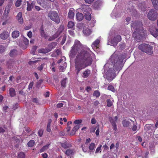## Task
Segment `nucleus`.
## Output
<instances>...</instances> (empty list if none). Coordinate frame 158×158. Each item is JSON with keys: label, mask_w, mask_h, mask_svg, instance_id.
I'll return each instance as SVG.
<instances>
[{"label": "nucleus", "mask_w": 158, "mask_h": 158, "mask_svg": "<svg viewBox=\"0 0 158 158\" xmlns=\"http://www.w3.org/2000/svg\"><path fill=\"white\" fill-rule=\"evenodd\" d=\"M42 155L43 158H47L48 157V155L46 153L42 154Z\"/></svg>", "instance_id": "obj_63"}, {"label": "nucleus", "mask_w": 158, "mask_h": 158, "mask_svg": "<svg viewBox=\"0 0 158 158\" xmlns=\"http://www.w3.org/2000/svg\"><path fill=\"white\" fill-rule=\"evenodd\" d=\"M85 18L87 20H89L91 19V17L90 13L86 12L85 13Z\"/></svg>", "instance_id": "obj_29"}, {"label": "nucleus", "mask_w": 158, "mask_h": 158, "mask_svg": "<svg viewBox=\"0 0 158 158\" xmlns=\"http://www.w3.org/2000/svg\"><path fill=\"white\" fill-rule=\"evenodd\" d=\"M40 32L41 35L42 37H44L45 39H48V36L45 33L44 30V29L43 27H42L40 29Z\"/></svg>", "instance_id": "obj_23"}, {"label": "nucleus", "mask_w": 158, "mask_h": 158, "mask_svg": "<svg viewBox=\"0 0 158 158\" xmlns=\"http://www.w3.org/2000/svg\"><path fill=\"white\" fill-rule=\"evenodd\" d=\"M33 85V82H31L30 83L28 86V88L30 89L32 88V87Z\"/></svg>", "instance_id": "obj_59"}, {"label": "nucleus", "mask_w": 158, "mask_h": 158, "mask_svg": "<svg viewBox=\"0 0 158 158\" xmlns=\"http://www.w3.org/2000/svg\"><path fill=\"white\" fill-rule=\"evenodd\" d=\"M139 49L142 51L148 54L151 55L152 53V47L150 45L145 44H142L139 45Z\"/></svg>", "instance_id": "obj_3"}, {"label": "nucleus", "mask_w": 158, "mask_h": 158, "mask_svg": "<svg viewBox=\"0 0 158 158\" xmlns=\"http://www.w3.org/2000/svg\"><path fill=\"white\" fill-rule=\"evenodd\" d=\"M108 39V44L115 46L116 45L118 42L121 40V37L119 35H116L112 39H110V37H109Z\"/></svg>", "instance_id": "obj_4"}, {"label": "nucleus", "mask_w": 158, "mask_h": 158, "mask_svg": "<svg viewBox=\"0 0 158 158\" xmlns=\"http://www.w3.org/2000/svg\"><path fill=\"white\" fill-rule=\"evenodd\" d=\"M102 147V145L100 144L99 145L98 147L96 149V150L95 153H98L99 152H101L100 150H101Z\"/></svg>", "instance_id": "obj_43"}, {"label": "nucleus", "mask_w": 158, "mask_h": 158, "mask_svg": "<svg viewBox=\"0 0 158 158\" xmlns=\"http://www.w3.org/2000/svg\"><path fill=\"white\" fill-rule=\"evenodd\" d=\"M74 152L73 150L72 149L67 150L65 152V154L68 156H70L73 154Z\"/></svg>", "instance_id": "obj_27"}, {"label": "nucleus", "mask_w": 158, "mask_h": 158, "mask_svg": "<svg viewBox=\"0 0 158 158\" xmlns=\"http://www.w3.org/2000/svg\"><path fill=\"white\" fill-rule=\"evenodd\" d=\"M66 83L65 80L64 79L61 82V85L62 86L64 87L65 86Z\"/></svg>", "instance_id": "obj_49"}, {"label": "nucleus", "mask_w": 158, "mask_h": 158, "mask_svg": "<svg viewBox=\"0 0 158 158\" xmlns=\"http://www.w3.org/2000/svg\"><path fill=\"white\" fill-rule=\"evenodd\" d=\"M79 127L78 125L75 126L72 129L71 133V135H73L75 134L76 131L79 128Z\"/></svg>", "instance_id": "obj_25"}, {"label": "nucleus", "mask_w": 158, "mask_h": 158, "mask_svg": "<svg viewBox=\"0 0 158 158\" xmlns=\"http://www.w3.org/2000/svg\"><path fill=\"white\" fill-rule=\"evenodd\" d=\"M32 101L36 103H38V101L36 98H34L32 99Z\"/></svg>", "instance_id": "obj_64"}, {"label": "nucleus", "mask_w": 158, "mask_h": 158, "mask_svg": "<svg viewBox=\"0 0 158 158\" xmlns=\"http://www.w3.org/2000/svg\"><path fill=\"white\" fill-rule=\"evenodd\" d=\"M107 106L108 107L111 106L113 104L112 102L110 99L107 100Z\"/></svg>", "instance_id": "obj_39"}, {"label": "nucleus", "mask_w": 158, "mask_h": 158, "mask_svg": "<svg viewBox=\"0 0 158 158\" xmlns=\"http://www.w3.org/2000/svg\"><path fill=\"white\" fill-rule=\"evenodd\" d=\"M9 91L11 97H13L15 95V90L13 88H10Z\"/></svg>", "instance_id": "obj_34"}, {"label": "nucleus", "mask_w": 158, "mask_h": 158, "mask_svg": "<svg viewBox=\"0 0 158 158\" xmlns=\"http://www.w3.org/2000/svg\"><path fill=\"white\" fill-rule=\"evenodd\" d=\"M64 29V26L61 25L59 28L58 31L54 34L52 37H49L48 39V40L51 41L56 38L58 36V35L63 31Z\"/></svg>", "instance_id": "obj_10"}, {"label": "nucleus", "mask_w": 158, "mask_h": 158, "mask_svg": "<svg viewBox=\"0 0 158 158\" xmlns=\"http://www.w3.org/2000/svg\"><path fill=\"white\" fill-rule=\"evenodd\" d=\"M35 143L34 140H31L28 142V145L29 147H32L34 145Z\"/></svg>", "instance_id": "obj_37"}, {"label": "nucleus", "mask_w": 158, "mask_h": 158, "mask_svg": "<svg viewBox=\"0 0 158 158\" xmlns=\"http://www.w3.org/2000/svg\"><path fill=\"white\" fill-rule=\"evenodd\" d=\"M76 17L77 20L79 21L82 20L84 18L83 15L80 13H77L76 14Z\"/></svg>", "instance_id": "obj_20"}, {"label": "nucleus", "mask_w": 158, "mask_h": 158, "mask_svg": "<svg viewBox=\"0 0 158 158\" xmlns=\"http://www.w3.org/2000/svg\"><path fill=\"white\" fill-rule=\"evenodd\" d=\"M77 52L75 60V67L78 74L81 70L91 64L93 54L88 48L83 46L79 41L76 40L69 53L70 57L73 58Z\"/></svg>", "instance_id": "obj_1"}, {"label": "nucleus", "mask_w": 158, "mask_h": 158, "mask_svg": "<svg viewBox=\"0 0 158 158\" xmlns=\"http://www.w3.org/2000/svg\"><path fill=\"white\" fill-rule=\"evenodd\" d=\"M86 24H85L83 23H78L77 24V27L78 28L79 30L81 29L83 27H85Z\"/></svg>", "instance_id": "obj_32"}, {"label": "nucleus", "mask_w": 158, "mask_h": 158, "mask_svg": "<svg viewBox=\"0 0 158 158\" xmlns=\"http://www.w3.org/2000/svg\"><path fill=\"white\" fill-rule=\"evenodd\" d=\"M90 71L88 69L86 70L83 73L82 76L85 78H86L88 77L89 75L90 74Z\"/></svg>", "instance_id": "obj_24"}, {"label": "nucleus", "mask_w": 158, "mask_h": 158, "mask_svg": "<svg viewBox=\"0 0 158 158\" xmlns=\"http://www.w3.org/2000/svg\"><path fill=\"white\" fill-rule=\"evenodd\" d=\"M133 126L131 129L132 128V130L134 132V134L137 131V123L136 122L135 123L134 122V124L132 125Z\"/></svg>", "instance_id": "obj_28"}, {"label": "nucleus", "mask_w": 158, "mask_h": 158, "mask_svg": "<svg viewBox=\"0 0 158 158\" xmlns=\"http://www.w3.org/2000/svg\"><path fill=\"white\" fill-rule=\"evenodd\" d=\"M60 52L59 50H57L55 52V55H58L60 54Z\"/></svg>", "instance_id": "obj_58"}, {"label": "nucleus", "mask_w": 158, "mask_h": 158, "mask_svg": "<svg viewBox=\"0 0 158 158\" xmlns=\"http://www.w3.org/2000/svg\"><path fill=\"white\" fill-rule=\"evenodd\" d=\"M157 15L158 14L156 11L154 10H151L149 12L148 17L149 19L154 20L156 19Z\"/></svg>", "instance_id": "obj_7"}, {"label": "nucleus", "mask_w": 158, "mask_h": 158, "mask_svg": "<svg viewBox=\"0 0 158 158\" xmlns=\"http://www.w3.org/2000/svg\"><path fill=\"white\" fill-rule=\"evenodd\" d=\"M43 130L42 129H40L39 131L38 132V134L39 135L40 137H41L43 134Z\"/></svg>", "instance_id": "obj_48"}, {"label": "nucleus", "mask_w": 158, "mask_h": 158, "mask_svg": "<svg viewBox=\"0 0 158 158\" xmlns=\"http://www.w3.org/2000/svg\"><path fill=\"white\" fill-rule=\"evenodd\" d=\"M101 40V37H99L92 43L91 46L94 50L97 49L98 48V44Z\"/></svg>", "instance_id": "obj_13"}, {"label": "nucleus", "mask_w": 158, "mask_h": 158, "mask_svg": "<svg viewBox=\"0 0 158 158\" xmlns=\"http://www.w3.org/2000/svg\"><path fill=\"white\" fill-rule=\"evenodd\" d=\"M19 32L18 31H15L12 34V36L14 38H16L19 37Z\"/></svg>", "instance_id": "obj_22"}, {"label": "nucleus", "mask_w": 158, "mask_h": 158, "mask_svg": "<svg viewBox=\"0 0 158 158\" xmlns=\"http://www.w3.org/2000/svg\"><path fill=\"white\" fill-rule=\"evenodd\" d=\"M125 57L124 55H117L116 52H114L111 56L109 61L111 62V65L107 63L105 65L104 68L105 73L104 76L107 80L112 81L115 77V69L117 71L121 69L122 64Z\"/></svg>", "instance_id": "obj_2"}, {"label": "nucleus", "mask_w": 158, "mask_h": 158, "mask_svg": "<svg viewBox=\"0 0 158 158\" xmlns=\"http://www.w3.org/2000/svg\"><path fill=\"white\" fill-rule=\"evenodd\" d=\"M95 147V144L94 143H92L90 144L89 147V149L90 150H93Z\"/></svg>", "instance_id": "obj_41"}, {"label": "nucleus", "mask_w": 158, "mask_h": 158, "mask_svg": "<svg viewBox=\"0 0 158 158\" xmlns=\"http://www.w3.org/2000/svg\"><path fill=\"white\" fill-rule=\"evenodd\" d=\"M16 18L20 23L22 24L23 23V20L22 17V13L21 12H20L18 13Z\"/></svg>", "instance_id": "obj_18"}, {"label": "nucleus", "mask_w": 158, "mask_h": 158, "mask_svg": "<svg viewBox=\"0 0 158 158\" xmlns=\"http://www.w3.org/2000/svg\"><path fill=\"white\" fill-rule=\"evenodd\" d=\"M100 93L98 91H95L93 94V95L96 97H99L100 96Z\"/></svg>", "instance_id": "obj_46"}, {"label": "nucleus", "mask_w": 158, "mask_h": 158, "mask_svg": "<svg viewBox=\"0 0 158 158\" xmlns=\"http://www.w3.org/2000/svg\"><path fill=\"white\" fill-rule=\"evenodd\" d=\"M5 49V48L2 46H0V52H4Z\"/></svg>", "instance_id": "obj_51"}, {"label": "nucleus", "mask_w": 158, "mask_h": 158, "mask_svg": "<svg viewBox=\"0 0 158 158\" xmlns=\"http://www.w3.org/2000/svg\"><path fill=\"white\" fill-rule=\"evenodd\" d=\"M99 4V3H98V1L97 2H95V3L94 5V7L95 8H98V4Z\"/></svg>", "instance_id": "obj_61"}, {"label": "nucleus", "mask_w": 158, "mask_h": 158, "mask_svg": "<svg viewBox=\"0 0 158 158\" xmlns=\"http://www.w3.org/2000/svg\"><path fill=\"white\" fill-rule=\"evenodd\" d=\"M67 64L65 62L62 64L60 67V70L61 71H63L66 67Z\"/></svg>", "instance_id": "obj_30"}, {"label": "nucleus", "mask_w": 158, "mask_h": 158, "mask_svg": "<svg viewBox=\"0 0 158 158\" xmlns=\"http://www.w3.org/2000/svg\"><path fill=\"white\" fill-rule=\"evenodd\" d=\"M118 118L117 116H115L113 117H110L109 120L112 125L113 130L115 131L117 130V126L116 124V123L118 119Z\"/></svg>", "instance_id": "obj_11"}, {"label": "nucleus", "mask_w": 158, "mask_h": 158, "mask_svg": "<svg viewBox=\"0 0 158 158\" xmlns=\"http://www.w3.org/2000/svg\"><path fill=\"white\" fill-rule=\"evenodd\" d=\"M48 16L52 20L57 23H59L60 22V19L56 12H49L48 14Z\"/></svg>", "instance_id": "obj_5"}, {"label": "nucleus", "mask_w": 158, "mask_h": 158, "mask_svg": "<svg viewBox=\"0 0 158 158\" xmlns=\"http://www.w3.org/2000/svg\"><path fill=\"white\" fill-rule=\"evenodd\" d=\"M56 45V43H53L49 45V49H42L39 50V52L40 53H46L50 52L51 49L54 48Z\"/></svg>", "instance_id": "obj_8"}, {"label": "nucleus", "mask_w": 158, "mask_h": 158, "mask_svg": "<svg viewBox=\"0 0 158 158\" xmlns=\"http://www.w3.org/2000/svg\"><path fill=\"white\" fill-rule=\"evenodd\" d=\"M66 39V37L65 36H63L62 41L61 42V44L62 45H63L65 43Z\"/></svg>", "instance_id": "obj_50"}, {"label": "nucleus", "mask_w": 158, "mask_h": 158, "mask_svg": "<svg viewBox=\"0 0 158 158\" xmlns=\"http://www.w3.org/2000/svg\"><path fill=\"white\" fill-rule=\"evenodd\" d=\"M75 25V23L72 21H70L68 22V27L69 28H73Z\"/></svg>", "instance_id": "obj_33"}, {"label": "nucleus", "mask_w": 158, "mask_h": 158, "mask_svg": "<svg viewBox=\"0 0 158 158\" xmlns=\"http://www.w3.org/2000/svg\"><path fill=\"white\" fill-rule=\"evenodd\" d=\"M108 89L109 90H111L113 92L115 91V89L114 88L113 86L112 85H109L108 87Z\"/></svg>", "instance_id": "obj_45"}, {"label": "nucleus", "mask_w": 158, "mask_h": 158, "mask_svg": "<svg viewBox=\"0 0 158 158\" xmlns=\"http://www.w3.org/2000/svg\"><path fill=\"white\" fill-rule=\"evenodd\" d=\"M23 41L26 46L28 45L29 44V40L27 38L24 37L23 39Z\"/></svg>", "instance_id": "obj_40"}, {"label": "nucleus", "mask_w": 158, "mask_h": 158, "mask_svg": "<svg viewBox=\"0 0 158 158\" xmlns=\"http://www.w3.org/2000/svg\"><path fill=\"white\" fill-rule=\"evenodd\" d=\"M96 122V120L94 118H93L91 119V123L92 124H95Z\"/></svg>", "instance_id": "obj_52"}, {"label": "nucleus", "mask_w": 158, "mask_h": 158, "mask_svg": "<svg viewBox=\"0 0 158 158\" xmlns=\"http://www.w3.org/2000/svg\"><path fill=\"white\" fill-rule=\"evenodd\" d=\"M75 10L73 8H71L69 10L68 16L70 19H73L74 16Z\"/></svg>", "instance_id": "obj_16"}, {"label": "nucleus", "mask_w": 158, "mask_h": 158, "mask_svg": "<svg viewBox=\"0 0 158 158\" xmlns=\"http://www.w3.org/2000/svg\"><path fill=\"white\" fill-rule=\"evenodd\" d=\"M37 2L41 6L44 7H45L46 4L44 3V0H37Z\"/></svg>", "instance_id": "obj_31"}, {"label": "nucleus", "mask_w": 158, "mask_h": 158, "mask_svg": "<svg viewBox=\"0 0 158 158\" xmlns=\"http://www.w3.org/2000/svg\"><path fill=\"white\" fill-rule=\"evenodd\" d=\"M82 10L85 12H88L91 10V9L87 5H83L82 6Z\"/></svg>", "instance_id": "obj_21"}, {"label": "nucleus", "mask_w": 158, "mask_h": 158, "mask_svg": "<svg viewBox=\"0 0 158 158\" xmlns=\"http://www.w3.org/2000/svg\"><path fill=\"white\" fill-rule=\"evenodd\" d=\"M17 54V51L15 50H13L10 51V55L11 56L13 57L16 55Z\"/></svg>", "instance_id": "obj_35"}, {"label": "nucleus", "mask_w": 158, "mask_h": 158, "mask_svg": "<svg viewBox=\"0 0 158 158\" xmlns=\"http://www.w3.org/2000/svg\"><path fill=\"white\" fill-rule=\"evenodd\" d=\"M11 7V5H8L6 6L4 11V15L6 18L8 16L10 10V8Z\"/></svg>", "instance_id": "obj_17"}, {"label": "nucleus", "mask_w": 158, "mask_h": 158, "mask_svg": "<svg viewBox=\"0 0 158 158\" xmlns=\"http://www.w3.org/2000/svg\"><path fill=\"white\" fill-rule=\"evenodd\" d=\"M151 34L155 37L156 38L158 35V29L156 28L153 27L149 29Z\"/></svg>", "instance_id": "obj_14"}, {"label": "nucleus", "mask_w": 158, "mask_h": 158, "mask_svg": "<svg viewBox=\"0 0 158 158\" xmlns=\"http://www.w3.org/2000/svg\"><path fill=\"white\" fill-rule=\"evenodd\" d=\"M82 120L81 119H77L75 120L74 123L75 124H78L82 123Z\"/></svg>", "instance_id": "obj_47"}, {"label": "nucleus", "mask_w": 158, "mask_h": 158, "mask_svg": "<svg viewBox=\"0 0 158 158\" xmlns=\"http://www.w3.org/2000/svg\"><path fill=\"white\" fill-rule=\"evenodd\" d=\"M69 34L71 36H73L74 35V32L73 31L69 30Z\"/></svg>", "instance_id": "obj_55"}, {"label": "nucleus", "mask_w": 158, "mask_h": 158, "mask_svg": "<svg viewBox=\"0 0 158 158\" xmlns=\"http://www.w3.org/2000/svg\"><path fill=\"white\" fill-rule=\"evenodd\" d=\"M94 0H85V2L88 3H91L94 1Z\"/></svg>", "instance_id": "obj_60"}, {"label": "nucleus", "mask_w": 158, "mask_h": 158, "mask_svg": "<svg viewBox=\"0 0 158 158\" xmlns=\"http://www.w3.org/2000/svg\"><path fill=\"white\" fill-rule=\"evenodd\" d=\"M27 10L29 11H31L32 9L33 8L35 3L31 1H27Z\"/></svg>", "instance_id": "obj_15"}, {"label": "nucleus", "mask_w": 158, "mask_h": 158, "mask_svg": "<svg viewBox=\"0 0 158 158\" xmlns=\"http://www.w3.org/2000/svg\"><path fill=\"white\" fill-rule=\"evenodd\" d=\"M145 31V30L144 31L143 30L142 27H140L139 30V28H138V29H137L136 31L134 32L133 34V36L135 38H136L139 35H143V34L142 33L143 32V33H144Z\"/></svg>", "instance_id": "obj_12"}, {"label": "nucleus", "mask_w": 158, "mask_h": 158, "mask_svg": "<svg viewBox=\"0 0 158 158\" xmlns=\"http://www.w3.org/2000/svg\"><path fill=\"white\" fill-rule=\"evenodd\" d=\"M38 61V60H36L35 61H31L29 62V64L30 65L32 64H35V63L36 62Z\"/></svg>", "instance_id": "obj_56"}, {"label": "nucleus", "mask_w": 158, "mask_h": 158, "mask_svg": "<svg viewBox=\"0 0 158 158\" xmlns=\"http://www.w3.org/2000/svg\"><path fill=\"white\" fill-rule=\"evenodd\" d=\"M47 131L48 132H50L51 131V129L50 127V123L49 122L48 123L47 127Z\"/></svg>", "instance_id": "obj_42"}, {"label": "nucleus", "mask_w": 158, "mask_h": 158, "mask_svg": "<svg viewBox=\"0 0 158 158\" xmlns=\"http://www.w3.org/2000/svg\"><path fill=\"white\" fill-rule=\"evenodd\" d=\"M18 158H25V154L23 152H20L18 154Z\"/></svg>", "instance_id": "obj_44"}, {"label": "nucleus", "mask_w": 158, "mask_h": 158, "mask_svg": "<svg viewBox=\"0 0 158 158\" xmlns=\"http://www.w3.org/2000/svg\"><path fill=\"white\" fill-rule=\"evenodd\" d=\"M44 64H42L38 67V69L39 70H41L43 69V68Z\"/></svg>", "instance_id": "obj_62"}, {"label": "nucleus", "mask_w": 158, "mask_h": 158, "mask_svg": "<svg viewBox=\"0 0 158 158\" xmlns=\"http://www.w3.org/2000/svg\"><path fill=\"white\" fill-rule=\"evenodd\" d=\"M9 36V33L6 31H4L0 35V37L2 39L5 40L7 39Z\"/></svg>", "instance_id": "obj_19"}, {"label": "nucleus", "mask_w": 158, "mask_h": 158, "mask_svg": "<svg viewBox=\"0 0 158 158\" xmlns=\"http://www.w3.org/2000/svg\"><path fill=\"white\" fill-rule=\"evenodd\" d=\"M49 144H48L47 145L44 146L40 150V152H42L45 150L47 149L48 148H49Z\"/></svg>", "instance_id": "obj_36"}, {"label": "nucleus", "mask_w": 158, "mask_h": 158, "mask_svg": "<svg viewBox=\"0 0 158 158\" xmlns=\"http://www.w3.org/2000/svg\"><path fill=\"white\" fill-rule=\"evenodd\" d=\"M63 104L62 102H60L58 103L57 105V107L59 108H60L63 106Z\"/></svg>", "instance_id": "obj_57"}, {"label": "nucleus", "mask_w": 158, "mask_h": 158, "mask_svg": "<svg viewBox=\"0 0 158 158\" xmlns=\"http://www.w3.org/2000/svg\"><path fill=\"white\" fill-rule=\"evenodd\" d=\"M122 123L124 127H128L130 129H131V127L134 124V121L131 119H128L124 120Z\"/></svg>", "instance_id": "obj_9"}, {"label": "nucleus", "mask_w": 158, "mask_h": 158, "mask_svg": "<svg viewBox=\"0 0 158 158\" xmlns=\"http://www.w3.org/2000/svg\"><path fill=\"white\" fill-rule=\"evenodd\" d=\"M125 47V44H120L119 46V48H120L121 49H123Z\"/></svg>", "instance_id": "obj_54"}, {"label": "nucleus", "mask_w": 158, "mask_h": 158, "mask_svg": "<svg viewBox=\"0 0 158 158\" xmlns=\"http://www.w3.org/2000/svg\"><path fill=\"white\" fill-rule=\"evenodd\" d=\"M21 0H17L15 4V6L17 7H19L20 6L21 3Z\"/></svg>", "instance_id": "obj_38"}, {"label": "nucleus", "mask_w": 158, "mask_h": 158, "mask_svg": "<svg viewBox=\"0 0 158 158\" xmlns=\"http://www.w3.org/2000/svg\"><path fill=\"white\" fill-rule=\"evenodd\" d=\"M96 21L95 20H93L92 21V23L91 24H90V26L89 27V26L85 25V27L83 28V32L84 34L85 35H89L91 32V31L90 29V27H93L94 26V24L96 23Z\"/></svg>", "instance_id": "obj_6"}, {"label": "nucleus", "mask_w": 158, "mask_h": 158, "mask_svg": "<svg viewBox=\"0 0 158 158\" xmlns=\"http://www.w3.org/2000/svg\"><path fill=\"white\" fill-rule=\"evenodd\" d=\"M27 35L28 36L29 38H31L32 37V32L31 31H29L28 32Z\"/></svg>", "instance_id": "obj_53"}, {"label": "nucleus", "mask_w": 158, "mask_h": 158, "mask_svg": "<svg viewBox=\"0 0 158 158\" xmlns=\"http://www.w3.org/2000/svg\"><path fill=\"white\" fill-rule=\"evenodd\" d=\"M154 8L156 10L158 9V0H152Z\"/></svg>", "instance_id": "obj_26"}]
</instances>
